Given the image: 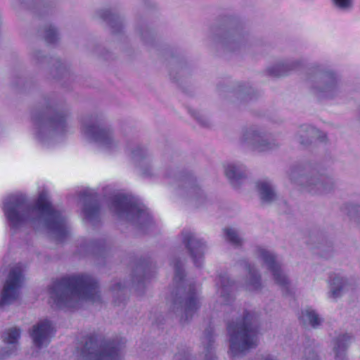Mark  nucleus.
Here are the masks:
<instances>
[{
    "label": "nucleus",
    "mask_w": 360,
    "mask_h": 360,
    "mask_svg": "<svg viewBox=\"0 0 360 360\" xmlns=\"http://www.w3.org/2000/svg\"><path fill=\"white\" fill-rule=\"evenodd\" d=\"M204 360H215V356L212 348L206 349Z\"/></svg>",
    "instance_id": "28"
},
{
    "label": "nucleus",
    "mask_w": 360,
    "mask_h": 360,
    "mask_svg": "<svg viewBox=\"0 0 360 360\" xmlns=\"http://www.w3.org/2000/svg\"><path fill=\"white\" fill-rule=\"evenodd\" d=\"M111 209L120 217L133 222L142 224L150 219V214L145 206L130 197L116 196Z\"/></svg>",
    "instance_id": "4"
},
{
    "label": "nucleus",
    "mask_w": 360,
    "mask_h": 360,
    "mask_svg": "<svg viewBox=\"0 0 360 360\" xmlns=\"http://www.w3.org/2000/svg\"><path fill=\"white\" fill-rule=\"evenodd\" d=\"M312 182H311L307 186H308V190L309 192H311V193H317V192H319V193H323V192H325L326 191L327 188H326L325 185L323 184V183L321 181H314V180H311Z\"/></svg>",
    "instance_id": "25"
},
{
    "label": "nucleus",
    "mask_w": 360,
    "mask_h": 360,
    "mask_svg": "<svg viewBox=\"0 0 360 360\" xmlns=\"http://www.w3.org/2000/svg\"><path fill=\"white\" fill-rule=\"evenodd\" d=\"M252 315L248 313L242 320L229 325L230 352L233 356L239 355L257 345L258 335L252 326Z\"/></svg>",
    "instance_id": "3"
},
{
    "label": "nucleus",
    "mask_w": 360,
    "mask_h": 360,
    "mask_svg": "<svg viewBox=\"0 0 360 360\" xmlns=\"http://www.w3.org/2000/svg\"><path fill=\"white\" fill-rule=\"evenodd\" d=\"M82 133L86 141L96 143L103 150H110L117 146L109 129L101 127L90 122L82 124Z\"/></svg>",
    "instance_id": "5"
},
{
    "label": "nucleus",
    "mask_w": 360,
    "mask_h": 360,
    "mask_svg": "<svg viewBox=\"0 0 360 360\" xmlns=\"http://www.w3.org/2000/svg\"><path fill=\"white\" fill-rule=\"evenodd\" d=\"M229 281H221V288L219 290L221 294V302L226 304L229 302L228 296L229 295Z\"/></svg>",
    "instance_id": "27"
},
{
    "label": "nucleus",
    "mask_w": 360,
    "mask_h": 360,
    "mask_svg": "<svg viewBox=\"0 0 360 360\" xmlns=\"http://www.w3.org/2000/svg\"><path fill=\"white\" fill-rule=\"evenodd\" d=\"M245 288L250 291L258 290L261 288L260 278L253 267L249 266L248 268V276L245 283Z\"/></svg>",
    "instance_id": "18"
},
{
    "label": "nucleus",
    "mask_w": 360,
    "mask_h": 360,
    "mask_svg": "<svg viewBox=\"0 0 360 360\" xmlns=\"http://www.w3.org/2000/svg\"><path fill=\"white\" fill-rule=\"evenodd\" d=\"M346 280L340 276H335L330 283V297L336 299L341 296L346 285Z\"/></svg>",
    "instance_id": "16"
},
{
    "label": "nucleus",
    "mask_w": 360,
    "mask_h": 360,
    "mask_svg": "<svg viewBox=\"0 0 360 360\" xmlns=\"http://www.w3.org/2000/svg\"><path fill=\"white\" fill-rule=\"evenodd\" d=\"M245 168L241 164L229 163L224 166V174L232 184L243 178Z\"/></svg>",
    "instance_id": "13"
},
{
    "label": "nucleus",
    "mask_w": 360,
    "mask_h": 360,
    "mask_svg": "<svg viewBox=\"0 0 360 360\" xmlns=\"http://www.w3.org/2000/svg\"><path fill=\"white\" fill-rule=\"evenodd\" d=\"M65 122L64 117L60 115H57L55 117L47 122H43L39 124L37 127V136L39 139L43 141V133L47 129L48 127H51L56 129L63 127Z\"/></svg>",
    "instance_id": "14"
},
{
    "label": "nucleus",
    "mask_w": 360,
    "mask_h": 360,
    "mask_svg": "<svg viewBox=\"0 0 360 360\" xmlns=\"http://www.w3.org/2000/svg\"><path fill=\"white\" fill-rule=\"evenodd\" d=\"M226 238L228 240L235 245L240 244V238L234 229L229 228L225 229Z\"/></svg>",
    "instance_id": "24"
},
{
    "label": "nucleus",
    "mask_w": 360,
    "mask_h": 360,
    "mask_svg": "<svg viewBox=\"0 0 360 360\" xmlns=\"http://www.w3.org/2000/svg\"><path fill=\"white\" fill-rule=\"evenodd\" d=\"M56 35V31L54 30H50V36H48L50 40V41H53V37H55Z\"/></svg>",
    "instance_id": "32"
},
{
    "label": "nucleus",
    "mask_w": 360,
    "mask_h": 360,
    "mask_svg": "<svg viewBox=\"0 0 360 360\" xmlns=\"http://www.w3.org/2000/svg\"><path fill=\"white\" fill-rule=\"evenodd\" d=\"M333 6L340 11L347 13L354 8V0H331Z\"/></svg>",
    "instance_id": "22"
},
{
    "label": "nucleus",
    "mask_w": 360,
    "mask_h": 360,
    "mask_svg": "<svg viewBox=\"0 0 360 360\" xmlns=\"http://www.w3.org/2000/svg\"><path fill=\"white\" fill-rule=\"evenodd\" d=\"M300 319L304 324H309L313 327L320 325L322 321L319 315L311 308L303 309Z\"/></svg>",
    "instance_id": "17"
},
{
    "label": "nucleus",
    "mask_w": 360,
    "mask_h": 360,
    "mask_svg": "<svg viewBox=\"0 0 360 360\" xmlns=\"http://www.w3.org/2000/svg\"><path fill=\"white\" fill-rule=\"evenodd\" d=\"M98 211H99V209H98V205L96 204H94V205H85L83 212H84V217L87 219L92 220L94 217H96L97 216V214H98Z\"/></svg>",
    "instance_id": "23"
},
{
    "label": "nucleus",
    "mask_w": 360,
    "mask_h": 360,
    "mask_svg": "<svg viewBox=\"0 0 360 360\" xmlns=\"http://www.w3.org/2000/svg\"><path fill=\"white\" fill-rule=\"evenodd\" d=\"M54 333V328L48 320H43L33 326L30 336L34 346L38 348L46 347Z\"/></svg>",
    "instance_id": "8"
},
{
    "label": "nucleus",
    "mask_w": 360,
    "mask_h": 360,
    "mask_svg": "<svg viewBox=\"0 0 360 360\" xmlns=\"http://www.w3.org/2000/svg\"><path fill=\"white\" fill-rule=\"evenodd\" d=\"M3 210L13 228L41 225L58 237L66 232L65 219L52 207L46 191L39 194L34 206L28 205L22 197L9 196L4 201Z\"/></svg>",
    "instance_id": "1"
},
{
    "label": "nucleus",
    "mask_w": 360,
    "mask_h": 360,
    "mask_svg": "<svg viewBox=\"0 0 360 360\" xmlns=\"http://www.w3.org/2000/svg\"><path fill=\"white\" fill-rule=\"evenodd\" d=\"M50 302L58 308H73L82 301L96 302L97 285L90 276L79 275L55 282L49 290Z\"/></svg>",
    "instance_id": "2"
},
{
    "label": "nucleus",
    "mask_w": 360,
    "mask_h": 360,
    "mask_svg": "<svg viewBox=\"0 0 360 360\" xmlns=\"http://www.w3.org/2000/svg\"><path fill=\"white\" fill-rule=\"evenodd\" d=\"M257 188L262 200L264 202H271L276 198L274 191L269 181L258 182Z\"/></svg>",
    "instance_id": "15"
},
{
    "label": "nucleus",
    "mask_w": 360,
    "mask_h": 360,
    "mask_svg": "<svg viewBox=\"0 0 360 360\" xmlns=\"http://www.w3.org/2000/svg\"><path fill=\"white\" fill-rule=\"evenodd\" d=\"M243 139L245 141L251 143L254 148L258 151H265L272 148L267 140L255 130L247 131L244 134Z\"/></svg>",
    "instance_id": "12"
},
{
    "label": "nucleus",
    "mask_w": 360,
    "mask_h": 360,
    "mask_svg": "<svg viewBox=\"0 0 360 360\" xmlns=\"http://www.w3.org/2000/svg\"><path fill=\"white\" fill-rule=\"evenodd\" d=\"M292 65L289 63H281L278 64L275 68L270 70L271 74L275 76H281L287 73V71Z\"/></svg>",
    "instance_id": "26"
},
{
    "label": "nucleus",
    "mask_w": 360,
    "mask_h": 360,
    "mask_svg": "<svg viewBox=\"0 0 360 360\" xmlns=\"http://www.w3.org/2000/svg\"><path fill=\"white\" fill-rule=\"evenodd\" d=\"M199 307V300L197 296V292L194 289H190L188 295L184 303V309L186 314H192Z\"/></svg>",
    "instance_id": "19"
},
{
    "label": "nucleus",
    "mask_w": 360,
    "mask_h": 360,
    "mask_svg": "<svg viewBox=\"0 0 360 360\" xmlns=\"http://www.w3.org/2000/svg\"><path fill=\"white\" fill-rule=\"evenodd\" d=\"M188 248L190 249L194 262L197 266H200L202 259V255L205 249L204 243L197 239L193 234H188L184 239Z\"/></svg>",
    "instance_id": "11"
},
{
    "label": "nucleus",
    "mask_w": 360,
    "mask_h": 360,
    "mask_svg": "<svg viewBox=\"0 0 360 360\" xmlns=\"http://www.w3.org/2000/svg\"><path fill=\"white\" fill-rule=\"evenodd\" d=\"M175 271H176V275H175V278H179L181 279V269L179 268V266H178L177 265L175 266Z\"/></svg>",
    "instance_id": "30"
},
{
    "label": "nucleus",
    "mask_w": 360,
    "mask_h": 360,
    "mask_svg": "<svg viewBox=\"0 0 360 360\" xmlns=\"http://www.w3.org/2000/svg\"><path fill=\"white\" fill-rule=\"evenodd\" d=\"M20 336V330L17 328H12L5 332L4 335V341L11 349L14 350L17 348L18 341Z\"/></svg>",
    "instance_id": "20"
},
{
    "label": "nucleus",
    "mask_w": 360,
    "mask_h": 360,
    "mask_svg": "<svg viewBox=\"0 0 360 360\" xmlns=\"http://www.w3.org/2000/svg\"><path fill=\"white\" fill-rule=\"evenodd\" d=\"M261 360H278V359H276V357H275L273 355L267 354V355L262 356Z\"/></svg>",
    "instance_id": "31"
},
{
    "label": "nucleus",
    "mask_w": 360,
    "mask_h": 360,
    "mask_svg": "<svg viewBox=\"0 0 360 360\" xmlns=\"http://www.w3.org/2000/svg\"><path fill=\"white\" fill-rule=\"evenodd\" d=\"M352 337L349 334H341L332 342L333 352L335 360H346L347 349L350 345Z\"/></svg>",
    "instance_id": "10"
},
{
    "label": "nucleus",
    "mask_w": 360,
    "mask_h": 360,
    "mask_svg": "<svg viewBox=\"0 0 360 360\" xmlns=\"http://www.w3.org/2000/svg\"><path fill=\"white\" fill-rule=\"evenodd\" d=\"M21 279V268L18 266L11 269L1 293L0 300L1 305L9 304L17 298Z\"/></svg>",
    "instance_id": "7"
},
{
    "label": "nucleus",
    "mask_w": 360,
    "mask_h": 360,
    "mask_svg": "<svg viewBox=\"0 0 360 360\" xmlns=\"http://www.w3.org/2000/svg\"><path fill=\"white\" fill-rule=\"evenodd\" d=\"M323 79L326 84L321 91L327 97L332 96L333 93L338 89L337 77L333 75H325Z\"/></svg>",
    "instance_id": "21"
},
{
    "label": "nucleus",
    "mask_w": 360,
    "mask_h": 360,
    "mask_svg": "<svg viewBox=\"0 0 360 360\" xmlns=\"http://www.w3.org/2000/svg\"><path fill=\"white\" fill-rule=\"evenodd\" d=\"M260 257L266 267L271 271L275 282L280 286L285 287L288 283V278L276 261L275 256L266 250H260Z\"/></svg>",
    "instance_id": "9"
},
{
    "label": "nucleus",
    "mask_w": 360,
    "mask_h": 360,
    "mask_svg": "<svg viewBox=\"0 0 360 360\" xmlns=\"http://www.w3.org/2000/svg\"><path fill=\"white\" fill-rule=\"evenodd\" d=\"M302 131H305L307 133V136L311 138H313L317 133L316 129L311 127H306L304 130Z\"/></svg>",
    "instance_id": "29"
},
{
    "label": "nucleus",
    "mask_w": 360,
    "mask_h": 360,
    "mask_svg": "<svg viewBox=\"0 0 360 360\" xmlns=\"http://www.w3.org/2000/svg\"><path fill=\"white\" fill-rule=\"evenodd\" d=\"M12 354V352H11L10 353H8V354H6L4 355L2 357H5V356H9V355H10V354Z\"/></svg>",
    "instance_id": "33"
},
{
    "label": "nucleus",
    "mask_w": 360,
    "mask_h": 360,
    "mask_svg": "<svg viewBox=\"0 0 360 360\" xmlns=\"http://www.w3.org/2000/svg\"><path fill=\"white\" fill-rule=\"evenodd\" d=\"M88 352L84 354V360H120V348L114 342H109L98 348L97 343H87Z\"/></svg>",
    "instance_id": "6"
}]
</instances>
